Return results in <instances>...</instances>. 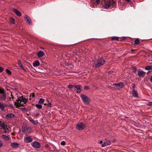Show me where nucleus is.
Listing matches in <instances>:
<instances>
[{
    "mask_svg": "<svg viewBox=\"0 0 152 152\" xmlns=\"http://www.w3.org/2000/svg\"><path fill=\"white\" fill-rule=\"evenodd\" d=\"M150 80L152 82V76H151V77L150 78Z\"/></svg>",
    "mask_w": 152,
    "mask_h": 152,
    "instance_id": "nucleus-50",
    "label": "nucleus"
},
{
    "mask_svg": "<svg viewBox=\"0 0 152 152\" xmlns=\"http://www.w3.org/2000/svg\"><path fill=\"white\" fill-rule=\"evenodd\" d=\"M133 88L134 89V90L135 88V84H134L133 86Z\"/></svg>",
    "mask_w": 152,
    "mask_h": 152,
    "instance_id": "nucleus-48",
    "label": "nucleus"
},
{
    "mask_svg": "<svg viewBox=\"0 0 152 152\" xmlns=\"http://www.w3.org/2000/svg\"><path fill=\"white\" fill-rule=\"evenodd\" d=\"M100 2V0H96V2L97 4H99Z\"/></svg>",
    "mask_w": 152,
    "mask_h": 152,
    "instance_id": "nucleus-41",
    "label": "nucleus"
},
{
    "mask_svg": "<svg viewBox=\"0 0 152 152\" xmlns=\"http://www.w3.org/2000/svg\"><path fill=\"white\" fill-rule=\"evenodd\" d=\"M150 104V105L152 104V102H149V104Z\"/></svg>",
    "mask_w": 152,
    "mask_h": 152,
    "instance_id": "nucleus-53",
    "label": "nucleus"
},
{
    "mask_svg": "<svg viewBox=\"0 0 152 152\" xmlns=\"http://www.w3.org/2000/svg\"><path fill=\"white\" fill-rule=\"evenodd\" d=\"M132 94L134 97L136 98H138L139 97L137 91L134 90L132 91Z\"/></svg>",
    "mask_w": 152,
    "mask_h": 152,
    "instance_id": "nucleus-10",
    "label": "nucleus"
},
{
    "mask_svg": "<svg viewBox=\"0 0 152 152\" xmlns=\"http://www.w3.org/2000/svg\"><path fill=\"white\" fill-rule=\"evenodd\" d=\"M44 104V105L47 104H46V103H45V104Z\"/></svg>",
    "mask_w": 152,
    "mask_h": 152,
    "instance_id": "nucleus-58",
    "label": "nucleus"
},
{
    "mask_svg": "<svg viewBox=\"0 0 152 152\" xmlns=\"http://www.w3.org/2000/svg\"><path fill=\"white\" fill-rule=\"evenodd\" d=\"M18 64L20 67L23 66L21 61L20 60H19L18 61Z\"/></svg>",
    "mask_w": 152,
    "mask_h": 152,
    "instance_id": "nucleus-28",
    "label": "nucleus"
},
{
    "mask_svg": "<svg viewBox=\"0 0 152 152\" xmlns=\"http://www.w3.org/2000/svg\"><path fill=\"white\" fill-rule=\"evenodd\" d=\"M10 20L11 22V23H12L14 24L15 23V20L13 18H11L10 19Z\"/></svg>",
    "mask_w": 152,
    "mask_h": 152,
    "instance_id": "nucleus-29",
    "label": "nucleus"
},
{
    "mask_svg": "<svg viewBox=\"0 0 152 152\" xmlns=\"http://www.w3.org/2000/svg\"><path fill=\"white\" fill-rule=\"evenodd\" d=\"M75 85H69L68 86V87L70 89H71L73 88H75Z\"/></svg>",
    "mask_w": 152,
    "mask_h": 152,
    "instance_id": "nucleus-25",
    "label": "nucleus"
},
{
    "mask_svg": "<svg viewBox=\"0 0 152 152\" xmlns=\"http://www.w3.org/2000/svg\"><path fill=\"white\" fill-rule=\"evenodd\" d=\"M30 121L34 124H37L38 123V122L37 121H34L32 119L30 120Z\"/></svg>",
    "mask_w": 152,
    "mask_h": 152,
    "instance_id": "nucleus-24",
    "label": "nucleus"
},
{
    "mask_svg": "<svg viewBox=\"0 0 152 152\" xmlns=\"http://www.w3.org/2000/svg\"><path fill=\"white\" fill-rule=\"evenodd\" d=\"M15 106L16 108H19L21 106H23V105H15Z\"/></svg>",
    "mask_w": 152,
    "mask_h": 152,
    "instance_id": "nucleus-35",
    "label": "nucleus"
},
{
    "mask_svg": "<svg viewBox=\"0 0 152 152\" xmlns=\"http://www.w3.org/2000/svg\"><path fill=\"white\" fill-rule=\"evenodd\" d=\"M4 70V68L0 66V72H2Z\"/></svg>",
    "mask_w": 152,
    "mask_h": 152,
    "instance_id": "nucleus-39",
    "label": "nucleus"
},
{
    "mask_svg": "<svg viewBox=\"0 0 152 152\" xmlns=\"http://www.w3.org/2000/svg\"><path fill=\"white\" fill-rule=\"evenodd\" d=\"M113 72V71H110L108 72V74L109 75L112 74V73Z\"/></svg>",
    "mask_w": 152,
    "mask_h": 152,
    "instance_id": "nucleus-46",
    "label": "nucleus"
},
{
    "mask_svg": "<svg viewBox=\"0 0 152 152\" xmlns=\"http://www.w3.org/2000/svg\"><path fill=\"white\" fill-rule=\"evenodd\" d=\"M107 145V144L106 142H105L103 144H102V147H104V146H106Z\"/></svg>",
    "mask_w": 152,
    "mask_h": 152,
    "instance_id": "nucleus-37",
    "label": "nucleus"
},
{
    "mask_svg": "<svg viewBox=\"0 0 152 152\" xmlns=\"http://www.w3.org/2000/svg\"><path fill=\"white\" fill-rule=\"evenodd\" d=\"M31 101H30L28 98H26L23 96H21L18 98V99L17 100V102H15L14 104H20V103L21 102L23 104H26L27 103H30Z\"/></svg>",
    "mask_w": 152,
    "mask_h": 152,
    "instance_id": "nucleus-1",
    "label": "nucleus"
},
{
    "mask_svg": "<svg viewBox=\"0 0 152 152\" xmlns=\"http://www.w3.org/2000/svg\"><path fill=\"white\" fill-rule=\"evenodd\" d=\"M44 52L42 51H40L37 53V55L39 57H42L44 55Z\"/></svg>",
    "mask_w": 152,
    "mask_h": 152,
    "instance_id": "nucleus-15",
    "label": "nucleus"
},
{
    "mask_svg": "<svg viewBox=\"0 0 152 152\" xmlns=\"http://www.w3.org/2000/svg\"><path fill=\"white\" fill-rule=\"evenodd\" d=\"M85 127V125L82 122H79L76 125V128L79 130H83Z\"/></svg>",
    "mask_w": 152,
    "mask_h": 152,
    "instance_id": "nucleus-6",
    "label": "nucleus"
},
{
    "mask_svg": "<svg viewBox=\"0 0 152 152\" xmlns=\"http://www.w3.org/2000/svg\"><path fill=\"white\" fill-rule=\"evenodd\" d=\"M100 143H102V141H101L100 142Z\"/></svg>",
    "mask_w": 152,
    "mask_h": 152,
    "instance_id": "nucleus-55",
    "label": "nucleus"
},
{
    "mask_svg": "<svg viewBox=\"0 0 152 152\" xmlns=\"http://www.w3.org/2000/svg\"><path fill=\"white\" fill-rule=\"evenodd\" d=\"M24 18L26 22L29 24H32L31 20L29 17L27 15H25L24 16Z\"/></svg>",
    "mask_w": 152,
    "mask_h": 152,
    "instance_id": "nucleus-8",
    "label": "nucleus"
},
{
    "mask_svg": "<svg viewBox=\"0 0 152 152\" xmlns=\"http://www.w3.org/2000/svg\"><path fill=\"white\" fill-rule=\"evenodd\" d=\"M20 143L17 142H12L10 143V146L13 148H17L19 147Z\"/></svg>",
    "mask_w": 152,
    "mask_h": 152,
    "instance_id": "nucleus-7",
    "label": "nucleus"
},
{
    "mask_svg": "<svg viewBox=\"0 0 152 152\" xmlns=\"http://www.w3.org/2000/svg\"><path fill=\"white\" fill-rule=\"evenodd\" d=\"M107 145H109L110 144V141H108L106 142Z\"/></svg>",
    "mask_w": 152,
    "mask_h": 152,
    "instance_id": "nucleus-40",
    "label": "nucleus"
},
{
    "mask_svg": "<svg viewBox=\"0 0 152 152\" xmlns=\"http://www.w3.org/2000/svg\"><path fill=\"white\" fill-rule=\"evenodd\" d=\"M26 139L27 141V142H31L32 140L30 137H27L26 138Z\"/></svg>",
    "mask_w": 152,
    "mask_h": 152,
    "instance_id": "nucleus-19",
    "label": "nucleus"
},
{
    "mask_svg": "<svg viewBox=\"0 0 152 152\" xmlns=\"http://www.w3.org/2000/svg\"><path fill=\"white\" fill-rule=\"evenodd\" d=\"M6 117L7 118H12L14 117V115L13 114L11 113L7 114L6 115Z\"/></svg>",
    "mask_w": 152,
    "mask_h": 152,
    "instance_id": "nucleus-16",
    "label": "nucleus"
},
{
    "mask_svg": "<svg viewBox=\"0 0 152 152\" xmlns=\"http://www.w3.org/2000/svg\"><path fill=\"white\" fill-rule=\"evenodd\" d=\"M124 1L127 2H129L131 1L130 0H124Z\"/></svg>",
    "mask_w": 152,
    "mask_h": 152,
    "instance_id": "nucleus-47",
    "label": "nucleus"
},
{
    "mask_svg": "<svg viewBox=\"0 0 152 152\" xmlns=\"http://www.w3.org/2000/svg\"><path fill=\"white\" fill-rule=\"evenodd\" d=\"M145 69L147 70H150L152 69V66H148L146 67Z\"/></svg>",
    "mask_w": 152,
    "mask_h": 152,
    "instance_id": "nucleus-20",
    "label": "nucleus"
},
{
    "mask_svg": "<svg viewBox=\"0 0 152 152\" xmlns=\"http://www.w3.org/2000/svg\"><path fill=\"white\" fill-rule=\"evenodd\" d=\"M0 126L4 129L5 133H8L9 132L10 127L8 126L5 123H3L1 121H0Z\"/></svg>",
    "mask_w": 152,
    "mask_h": 152,
    "instance_id": "nucleus-3",
    "label": "nucleus"
},
{
    "mask_svg": "<svg viewBox=\"0 0 152 152\" xmlns=\"http://www.w3.org/2000/svg\"><path fill=\"white\" fill-rule=\"evenodd\" d=\"M23 70H26L25 69H24V67H23V66H22L20 67Z\"/></svg>",
    "mask_w": 152,
    "mask_h": 152,
    "instance_id": "nucleus-45",
    "label": "nucleus"
},
{
    "mask_svg": "<svg viewBox=\"0 0 152 152\" xmlns=\"http://www.w3.org/2000/svg\"><path fill=\"white\" fill-rule=\"evenodd\" d=\"M115 1V0H105L103 7L104 8L107 9L113 4Z\"/></svg>",
    "mask_w": 152,
    "mask_h": 152,
    "instance_id": "nucleus-2",
    "label": "nucleus"
},
{
    "mask_svg": "<svg viewBox=\"0 0 152 152\" xmlns=\"http://www.w3.org/2000/svg\"><path fill=\"white\" fill-rule=\"evenodd\" d=\"M75 88H77V89H79L80 88V86L79 85H75Z\"/></svg>",
    "mask_w": 152,
    "mask_h": 152,
    "instance_id": "nucleus-33",
    "label": "nucleus"
},
{
    "mask_svg": "<svg viewBox=\"0 0 152 152\" xmlns=\"http://www.w3.org/2000/svg\"><path fill=\"white\" fill-rule=\"evenodd\" d=\"M113 40H119V38L117 37H114L112 39Z\"/></svg>",
    "mask_w": 152,
    "mask_h": 152,
    "instance_id": "nucleus-32",
    "label": "nucleus"
},
{
    "mask_svg": "<svg viewBox=\"0 0 152 152\" xmlns=\"http://www.w3.org/2000/svg\"><path fill=\"white\" fill-rule=\"evenodd\" d=\"M116 140L115 139H114L112 140V142H114L116 141Z\"/></svg>",
    "mask_w": 152,
    "mask_h": 152,
    "instance_id": "nucleus-51",
    "label": "nucleus"
},
{
    "mask_svg": "<svg viewBox=\"0 0 152 152\" xmlns=\"http://www.w3.org/2000/svg\"><path fill=\"white\" fill-rule=\"evenodd\" d=\"M33 146L35 148H39L40 147V145L39 142H35L33 143Z\"/></svg>",
    "mask_w": 152,
    "mask_h": 152,
    "instance_id": "nucleus-9",
    "label": "nucleus"
},
{
    "mask_svg": "<svg viewBox=\"0 0 152 152\" xmlns=\"http://www.w3.org/2000/svg\"><path fill=\"white\" fill-rule=\"evenodd\" d=\"M6 72L9 75H10L11 74V72L10 70L8 69H6Z\"/></svg>",
    "mask_w": 152,
    "mask_h": 152,
    "instance_id": "nucleus-27",
    "label": "nucleus"
},
{
    "mask_svg": "<svg viewBox=\"0 0 152 152\" xmlns=\"http://www.w3.org/2000/svg\"><path fill=\"white\" fill-rule=\"evenodd\" d=\"M81 97L85 103L89 104L90 102V99L86 96L82 94L81 96Z\"/></svg>",
    "mask_w": 152,
    "mask_h": 152,
    "instance_id": "nucleus-5",
    "label": "nucleus"
},
{
    "mask_svg": "<svg viewBox=\"0 0 152 152\" xmlns=\"http://www.w3.org/2000/svg\"><path fill=\"white\" fill-rule=\"evenodd\" d=\"M124 84L122 83H120L117 84V87H118V88H122L123 87Z\"/></svg>",
    "mask_w": 152,
    "mask_h": 152,
    "instance_id": "nucleus-23",
    "label": "nucleus"
},
{
    "mask_svg": "<svg viewBox=\"0 0 152 152\" xmlns=\"http://www.w3.org/2000/svg\"><path fill=\"white\" fill-rule=\"evenodd\" d=\"M140 42V40L138 39H137L135 40L134 41V44H138Z\"/></svg>",
    "mask_w": 152,
    "mask_h": 152,
    "instance_id": "nucleus-26",
    "label": "nucleus"
},
{
    "mask_svg": "<svg viewBox=\"0 0 152 152\" xmlns=\"http://www.w3.org/2000/svg\"><path fill=\"white\" fill-rule=\"evenodd\" d=\"M133 70L134 72H135L136 71V68H133Z\"/></svg>",
    "mask_w": 152,
    "mask_h": 152,
    "instance_id": "nucleus-43",
    "label": "nucleus"
},
{
    "mask_svg": "<svg viewBox=\"0 0 152 152\" xmlns=\"http://www.w3.org/2000/svg\"><path fill=\"white\" fill-rule=\"evenodd\" d=\"M84 89H88V88L87 86H85L84 88Z\"/></svg>",
    "mask_w": 152,
    "mask_h": 152,
    "instance_id": "nucleus-44",
    "label": "nucleus"
},
{
    "mask_svg": "<svg viewBox=\"0 0 152 152\" xmlns=\"http://www.w3.org/2000/svg\"><path fill=\"white\" fill-rule=\"evenodd\" d=\"M11 98L12 99H13V95L12 94L11 95Z\"/></svg>",
    "mask_w": 152,
    "mask_h": 152,
    "instance_id": "nucleus-52",
    "label": "nucleus"
},
{
    "mask_svg": "<svg viewBox=\"0 0 152 152\" xmlns=\"http://www.w3.org/2000/svg\"><path fill=\"white\" fill-rule=\"evenodd\" d=\"M65 67L68 69L69 68H73L74 66L73 65L70 64H69L68 63H66L65 64Z\"/></svg>",
    "mask_w": 152,
    "mask_h": 152,
    "instance_id": "nucleus-14",
    "label": "nucleus"
},
{
    "mask_svg": "<svg viewBox=\"0 0 152 152\" xmlns=\"http://www.w3.org/2000/svg\"><path fill=\"white\" fill-rule=\"evenodd\" d=\"M14 12L18 16H20L21 15V13L18 11L17 10L14 9L13 10Z\"/></svg>",
    "mask_w": 152,
    "mask_h": 152,
    "instance_id": "nucleus-12",
    "label": "nucleus"
},
{
    "mask_svg": "<svg viewBox=\"0 0 152 152\" xmlns=\"http://www.w3.org/2000/svg\"><path fill=\"white\" fill-rule=\"evenodd\" d=\"M39 62L38 61H37L33 64V66L34 67L37 66L39 65Z\"/></svg>",
    "mask_w": 152,
    "mask_h": 152,
    "instance_id": "nucleus-21",
    "label": "nucleus"
},
{
    "mask_svg": "<svg viewBox=\"0 0 152 152\" xmlns=\"http://www.w3.org/2000/svg\"><path fill=\"white\" fill-rule=\"evenodd\" d=\"M2 137L3 139L7 140H10V138L8 136L3 134L2 135Z\"/></svg>",
    "mask_w": 152,
    "mask_h": 152,
    "instance_id": "nucleus-17",
    "label": "nucleus"
},
{
    "mask_svg": "<svg viewBox=\"0 0 152 152\" xmlns=\"http://www.w3.org/2000/svg\"><path fill=\"white\" fill-rule=\"evenodd\" d=\"M0 98L1 99L3 100H5L6 98V96L5 93L1 94Z\"/></svg>",
    "mask_w": 152,
    "mask_h": 152,
    "instance_id": "nucleus-11",
    "label": "nucleus"
},
{
    "mask_svg": "<svg viewBox=\"0 0 152 152\" xmlns=\"http://www.w3.org/2000/svg\"><path fill=\"white\" fill-rule=\"evenodd\" d=\"M35 97V94L34 93H31L30 94L29 96V99L30 101H31V100L33 98H34Z\"/></svg>",
    "mask_w": 152,
    "mask_h": 152,
    "instance_id": "nucleus-18",
    "label": "nucleus"
},
{
    "mask_svg": "<svg viewBox=\"0 0 152 152\" xmlns=\"http://www.w3.org/2000/svg\"><path fill=\"white\" fill-rule=\"evenodd\" d=\"M104 60L102 58H100L98 59V62L96 64L95 66L96 67H98L103 65L104 63Z\"/></svg>",
    "mask_w": 152,
    "mask_h": 152,
    "instance_id": "nucleus-4",
    "label": "nucleus"
},
{
    "mask_svg": "<svg viewBox=\"0 0 152 152\" xmlns=\"http://www.w3.org/2000/svg\"><path fill=\"white\" fill-rule=\"evenodd\" d=\"M117 84H113V85L114 86H115L117 87Z\"/></svg>",
    "mask_w": 152,
    "mask_h": 152,
    "instance_id": "nucleus-49",
    "label": "nucleus"
},
{
    "mask_svg": "<svg viewBox=\"0 0 152 152\" xmlns=\"http://www.w3.org/2000/svg\"><path fill=\"white\" fill-rule=\"evenodd\" d=\"M5 93L4 90L3 89L0 88V94H1Z\"/></svg>",
    "mask_w": 152,
    "mask_h": 152,
    "instance_id": "nucleus-30",
    "label": "nucleus"
},
{
    "mask_svg": "<svg viewBox=\"0 0 152 152\" xmlns=\"http://www.w3.org/2000/svg\"><path fill=\"white\" fill-rule=\"evenodd\" d=\"M61 144L62 145H64L65 144V142L64 141H62L61 142Z\"/></svg>",
    "mask_w": 152,
    "mask_h": 152,
    "instance_id": "nucleus-38",
    "label": "nucleus"
},
{
    "mask_svg": "<svg viewBox=\"0 0 152 152\" xmlns=\"http://www.w3.org/2000/svg\"><path fill=\"white\" fill-rule=\"evenodd\" d=\"M145 74V72L142 71H140L138 72V75L141 77H144Z\"/></svg>",
    "mask_w": 152,
    "mask_h": 152,
    "instance_id": "nucleus-13",
    "label": "nucleus"
},
{
    "mask_svg": "<svg viewBox=\"0 0 152 152\" xmlns=\"http://www.w3.org/2000/svg\"><path fill=\"white\" fill-rule=\"evenodd\" d=\"M47 104H50H50H51V103H48Z\"/></svg>",
    "mask_w": 152,
    "mask_h": 152,
    "instance_id": "nucleus-54",
    "label": "nucleus"
},
{
    "mask_svg": "<svg viewBox=\"0 0 152 152\" xmlns=\"http://www.w3.org/2000/svg\"><path fill=\"white\" fill-rule=\"evenodd\" d=\"M2 142L0 140V148L2 147Z\"/></svg>",
    "mask_w": 152,
    "mask_h": 152,
    "instance_id": "nucleus-42",
    "label": "nucleus"
},
{
    "mask_svg": "<svg viewBox=\"0 0 152 152\" xmlns=\"http://www.w3.org/2000/svg\"><path fill=\"white\" fill-rule=\"evenodd\" d=\"M12 134L13 135H15V134L14 133H12Z\"/></svg>",
    "mask_w": 152,
    "mask_h": 152,
    "instance_id": "nucleus-56",
    "label": "nucleus"
},
{
    "mask_svg": "<svg viewBox=\"0 0 152 152\" xmlns=\"http://www.w3.org/2000/svg\"><path fill=\"white\" fill-rule=\"evenodd\" d=\"M36 106L39 109H40L42 108V105H36Z\"/></svg>",
    "mask_w": 152,
    "mask_h": 152,
    "instance_id": "nucleus-34",
    "label": "nucleus"
},
{
    "mask_svg": "<svg viewBox=\"0 0 152 152\" xmlns=\"http://www.w3.org/2000/svg\"><path fill=\"white\" fill-rule=\"evenodd\" d=\"M0 104H2V103H1V102H0Z\"/></svg>",
    "mask_w": 152,
    "mask_h": 152,
    "instance_id": "nucleus-57",
    "label": "nucleus"
},
{
    "mask_svg": "<svg viewBox=\"0 0 152 152\" xmlns=\"http://www.w3.org/2000/svg\"><path fill=\"white\" fill-rule=\"evenodd\" d=\"M4 107V105H0V108L2 110H3Z\"/></svg>",
    "mask_w": 152,
    "mask_h": 152,
    "instance_id": "nucleus-31",
    "label": "nucleus"
},
{
    "mask_svg": "<svg viewBox=\"0 0 152 152\" xmlns=\"http://www.w3.org/2000/svg\"><path fill=\"white\" fill-rule=\"evenodd\" d=\"M45 102V100L44 99L41 98L39 99V104H43Z\"/></svg>",
    "mask_w": 152,
    "mask_h": 152,
    "instance_id": "nucleus-22",
    "label": "nucleus"
},
{
    "mask_svg": "<svg viewBox=\"0 0 152 152\" xmlns=\"http://www.w3.org/2000/svg\"><path fill=\"white\" fill-rule=\"evenodd\" d=\"M77 92L78 93H80L81 92V88H80L79 89H77Z\"/></svg>",
    "mask_w": 152,
    "mask_h": 152,
    "instance_id": "nucleus-36",
    "label": "nucleus"
}]
</instances>
